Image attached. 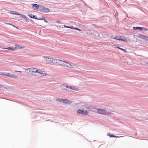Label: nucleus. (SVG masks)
<instances>
[{
	"label": "nucleus",
	"mask_w": 148,
	"mask_h": 148,
	"mask_svg": "<svg viewBox=\"0 0 148 148\" xmlns=\"http://www.w3.org/2000/svg\"><path fill=\"white\" fill-rule=\"evenodd\" d=\"M57 64H59L60 65L66 67L70 68H73V66L70 63L66 61H64L60 59H58Z\"/></svg>",
	"instance_id": "obj_1"
},
{
	"label": "nucleus",
	"mask_w": 148,
	"mask_h": 148,
	"mask_svg": "<svg viewBox=\"0 0 148 148\" xmlns=\"http://www.w3.org/2000/svg\"><path fill=\"white\" fill-rule=\"evenodd\" d=\"M45 59L47 62L49 63L57 64V60L58 59H55L49 58H45Z\"/></svg>",
	"instance_id": "obj_2"
},
{
	"label": "nucleus",
	"mask_w": 148,
	"mask_h": 148,
	"mask_svg": "<svg viewBox=\"0 0 148 148\" xmlns=\"http://www.w3.org/2000/svg\"><path fill=\"white\" fill-rule=\"evenodd\" d=\"M61 88L63 90H69V89H70L72 90H76L74 88L71 87V86H69L66 84H64L62 85L61 86Z\"/></svg>",
	"instance_id": "obj_3"
},
{
	"label": "nucleus",
	"mask_w": 148,
	"mask_h": 148,
	"mask_svg": "<svg viewBox=\"0 0 148 148\" xmlns=\"http://www.w3.org/2000/svg\"><path fill=\"white\" fill-rule=\"evenodd\" d=\"M97 113L99 114L106 115V114H112L111 112H107L104 109H97Z\"/></svg>",
	"instance_id": "obj_4"
},
{
	"label": "nucleus",
	"mask_w": 148,
	"mask_h": 148,
	"mask_svg": "<svg viewBox=\"0 0 148 148\" xmlns=\"http://www.w3.org/2000/svg\"><path fill=\"white\" fill-rule=\"evenodd\" d=\"M77 113L81 114L83 115H87L88 114V112L86 111H84V110L79 109L77 111Z\"/></svg>",
	"instance_id": "obj_5"
},
{
	"label": "nucleus",
	"mask_w": 148,
	"mask_h": 148,
	"mask_svg": "<svg viewBox=\"0 0 148 148\" xmlns=\"http://www.w3.org/2000/svg\"><path fill=\"white\" fill-rule=\"evenodd\" d=\"M5 76H8L9 77H12L13 78H18V76L14 74H11L10 73H7L6 74H5Z\"/></svg>",
	"instance_id": "obj_6"
},
{
	"label": "nucleus",
	"mask_w": 148,
	"mask_h": 148,
	"mask_svg": "<svg viewBox=\"0 0 148 148\" xmlns=\"http://www.w3.org/2000/svg\"><path fill=\"white\" fill-rule=\"evenodd\" d=\"M121 38V36H117L116 37H115V38H113V39H115L117 40H118L123 41H124L125 42H127V39H126V38L122 39V38Z\"/></svg>",
	"instance_id": "obj_7"
},
{
	"label": "nucleus",
	"mask_w": 148,
	"mask_h": 148,
	"mask_svg": "<svg viewBox=\"0 0 148 148\" xmlns=\"http://www.w3.org/2000/svg\"><path fill=\"white\" fill-rule=\"evenodd\" d=\"M38 73H39V75L41 76H45L47 75V72L43 71H40L39 70L38 72Z\"/></svg>",
	"instance_id": "obj_8"
},
{
	"label": "nucleus",
	"mask_w": 148,
	"mask_h": 148,
	"mask_svg": "<svg viewBox=\"0 0 148 148\" xmlns=\"http://www.w3.org/2000/svg\"><path fill=\"white\" fill-rule=\"evenodd\" d=\"M32 74L33 75H36V73H37L39 72V70L38 69L36 68H34L32 69Z\"/></svg>",
	"instance_id": "obj_9"
},
{
	"label": "nucleus",
	"mask_w": 148,
	"mask_h": 148,
	"mask_svg": "<svg viewBox=\"0 0 148 148\" xmlns=\"http://www.w3.org/2000/svg\"><path fill=\"white\" fill-rule=\"evenodd\" d=\"M25 72L28 74H32V69L28 68L26 69Z\"/></svg>",
	"instance_id": "obj_10"
},
{
	"label": "nucleus",
	"mask_w": 148,
	"mask_h": 148,
	"mask_svg": "<svg viewBox=\"0 0 148 148\" xmlns=\"http://www.w3.org/2000/svg\"><path fill=\"white\" fill-rule=\"evenodd\" d=\"M32 5L33 8L35 10H37L39 7V5L36 4H32Z\"/></svg>",
	"instance_id": "obj_11"
},
{
	"label": "nucleus",
	"mask_w": 148,
	"mask_h": 148,
	"mask_svg": "<svg viewBox=\"0 0 148 148\" xmlns=\"http://www.w3.org/2000/svg\"><path fill=\"white\" fill-rule=\"evenodd\" d=\"M15 47L16 48V49L18 48V49H20L24 48L25 47L24 46H20V45L16 44L15 45Z\"/></svg>",
	"instance_id": "obj_12"
},
{
	"label": "nucleus",
	"mask_w": 148,
	"mask_h": 148,
	"mask_svg": "<svg viewBox=\"0 0 148 148\" xmlns=\"http://www.w3.org/2000/svg\"><path fill=\"white\" fill-rule=\"evenodd\" d=\"M5 49H7L8 50H11L12 51H15L16 49V47H8Z\"/></svg>",
	"instance_id": "obj_13"
},
{
	"label": "nucleus",
	"mask_w": 148,
	"mask_h": 148,
	"mask_svg": "<svg viewBox=\"0 0 148 148\" xmlns=\"http://www.w3.org/2000/svg\"><path fill=\"white\" fill-rule=\"evenodd\" d=\"M138 37L141 39H144L145 35L140 34L138 36Z\"/></svg>",
	"instance_id": "obj_14"
},
{
	"label": "nucleus",
	"mask_w": 148,
	"mask_h": 148,
	"mask_svg": "<svg viewBox=\"0 0 148 148\" xmlns=\"http://www.w3.org/2000/svg\"><path fill=\"white\" fill-rule=\"evenodd\" d=\"M15 13H14V14L17 15H20L22 17H24L25 18H27V17L26 16L23 15H21L19 14L17 12L15 11Z\"/></svg>",
	"instance_id": "obj_15"
},
{
	"label": "nucleus",
	"mask_w": 148,
	"mask_h": 148,
	"mask_svg": "<svg viewBox=\"0 0 148 148\" xmlns=\"http://www.w3.org/2000/svg\"><path fill=\"white\" fill-rule=\"evenodd\" d=\"M71 102H70V101H68L67 99H63V103H70Z\"/></svg>",
	"instance_id": "obj_16"
},
{
	"label": "nucleus",
	"mask_w": 148,
	"mask_h": 148,
	"mask_svg": "<svg viewBox=\"0 0 148 148\" xmlns=\"http://www.w3.org/2000/svg\"><path fill=\"white\" fill-rule=\"evenodd\" d=\"M29 16L30 17L32 18H35L36 19H37V18L35 17H36V16L35 15H34L33 14H30L29 15Z\"/></svg>",
	"instance_id": "obj_17"
},
{
	"label": "nucleus",
	"mask_w": 148,
	"mask_h": 148,
	"mask_svg": "<svg viewBox=\"0 0 148 148\" xmlns=\"http://www.w3.org/2000/svg\"><path fill=\"white\" fill-rule=\"evenodd\" d=\"M140 30H142L143 31H147V29L144 27H141L140 29Z\"/></svg>",
	"instance_id": "obj_18"
},
{
	"label": "nucleus",
	"mask_w": 148,
	"mask_h": 148,
	"mask_svg": "<svg viewBox=\"0 0 148 148\" xmlns=\"http://www.w3.org/2000/svg\"><path fill=\"white\" fill-rule=\"evenodd\" d=\"M116 48H118V49H119L121 50H122V51H125V52H127V51L124 49H123L122 48H121V47H119V46H117V47H116Z\"/></svg>",
	"instance_id": "obj_19"
},
{
	"label": "nucleus",
	"mask_w": 148,
	"mask_h": 148,
	"mask_svg": "<svg viewBox=\"0 0 148 148\" xmlns=\"http://www.w3.org/2000/svg\"><path fill=\"white\" fill-rule=\"evenodd\" d=\"M57 100L58 101H60L61 102L63 103V99H57Z\"/></svg>",
	"instance_id": "obj_20"
},
{
	"label": "nucleus",
	"mask_w": 148,
	"mask_h": 148,
	"mask_svg": "<svg viewBox=\"0 0 148 148\" xmlns=\"http://www.w3.org/2000/svg\"><path fill=\"white\" fill-rule=\"evenodd\" d=\"M141 27H133V29L134 30H135V29H139L140 30V28H141Z\"/></svg>",
	"instance_id": "obj_21"
},
{
	"label": "nucleus",
	"mask_w": 148,
	"mask_h": 148,
	"mask_svg": "<svg viewBox=\"0 0 148 148\" xmlns=\"http://www.w3.org/2000/svg\"><path fill=\"white\" fill-rule=\"evenodd\" d=\"M144 39L146 41H148V36H147L145 35V37H144Z\"/></svg>",
	"instance_id": "obj_22"
},
{
	"label": "nucleus",
	"mask_w": 148,
	"mask_h": 148,
	"mask_svg": "<svg viewBox=\"0 0 148 148\" xmlns=\"http://www.w3.org/2000/svg\"><path fill=\"white\" fill-rule=\"evenodd\" d=\"M109 135L110 136V137H118V136H114L112 135H111L110 134H109Z\"/></svg>",
	"instance_id": "obj_23"
},
{
	"label": "nucleus",
	"mask_w": 148,
	"mask_h": 148,
	"mask_svg": "<svg viewBox=\"0 0 148 148\" xmlns=\"http://www.w3.org/2000/svg\"><path fill=\"white\" fill-rule=\"evenodd\" d=\"M10 13L11 14H14V13H15V11H12L11 10L10 11Z\"/></svg>",
	"instance_id": "obj_24"
},
{
	"label": "nucleus",
	"mask_w": 148,
	"mask_h": 148,
	"mask_svg": "<svg viewBox=\"0 0 148 148\" xmlns=\"http://www.w3.org/2000/svg\"><path fill=\"white\" fill-rule=\"evenodd\" d=\"M44 17H42V18H38V20H43L44 19Z\"/></svg>",
	"instance_id": "obj_25"
},
{
	"label": "nucleus",
	"mask_w": 148,
	"mask_h": 148,
	"mask_svg": "<svg viewBox=\"0 0 148 148\" xmlns=\"http://www.w3.org/2000/svg\"><path fill=\"white\" fill-rule=\"evenodd\" d=\"M0 74L1 75H5V73L4 72H2V73H0Z\"/></svg>",
	"instance_id": "obj_26"
},
{
	"label": "nucleus",
	"mask_w": 148,
	"mask_h": 148,
	"mask_svg": "<svg viewBox=\"0 0 148 148\" xmlns=\"http://www.w3.org/2000/svg\"><path fill=\"white\" fill-rule=\"evenodd\" d=\"M44 19H43L44 20V21L46 23H48V21H47V20L45 19V18L44 17Z\"/></svg>",
	"instance_id": "obj_27"
},
{
	"label": "nucleus",
	"mask_w": 148,
	"mask_h": 148,
	"mask_svg": "<svg viewBox=\"0 0 148 148\" xmlns=\"http://www.w3.org/2000/svg\"><path fill=\"white\" fill-rule=\"evenodd\" d=\"M56 22H57V23H61V22L59 21H56Z\"/></svg>",
	"instance_id": "obj_28"
},
{
	"label": "nucleus",
	"mask_w": 148,
	"mask_h": 148,
	"mask_svg": "<svg viewBox=\"0 0 148 148\" xmlns=\"http://www.w3.org/2000/svg\"><path fill=\"white\" fill-rule=\"evenodd\" d=\"M15 71V72H18L20 73H22V72L21 71Z\"/></svg>",
	"instance_id": "obj_29"
},
{
	"label": "nucleus",
	"mask_w": 148,
	"mask_h": 148,
	"mask_svg": "<svg viewBox=\"0 0 148 148\" xmlns=\"http://www.w3.org/2000/svg\"><path fill=\"white\" fill-rule=\"evenodd\" d=\"M68 28H71V29H73V28H74V27H70V26H69Z\"/></svg>",
	"instance_id": "obj_30"
},
{
	"label": "nucleus",
	"mask_w": 148,
	"mask_h": 148,
	"mask_svg": "<svg viewBox=\"0 0 148 148\" xmlns=\"http://www.w3.org/2000/svg\"><path fill=\"white\" fill-rule=\"evenodd\" d=\"M73 29H76V30H77L78 29V28H75V27H74Z\"/></svg>",
	"instance_id": "obj_31"
},
{
	"label": "nucleus",
	"mask_w": 148,
	"mask_h": 148,
	"mask_svg": "<svg viewBox=\"0 0 148 148\" xmlns=\"http://www.w3.org/2000/svg\"><path fill=\"white\" fill-rule=\"evenodd\" d=\"M3 87V86L2 85H0V87Z\"/></svg>",
	"instance_id": "obj_32"
},
{
	"label": "nucleus",
	"mask_w": 148,
	"mask_h": 148,
	"mask_svg": "<svg viewBox=\"0 0 148 148\" xmlns=\"http://www.w3.org/2000/svg\"><path fill=\"white\" fill-rule=\"evenodd\" d=\"M68 27L69 26H67L65 25H64V27H67V28H68Z\"/></svg>",
	"instance_id": "obj_33"
},
{
	"label": "nucleus",
	"mask_w": 148,
	"mask_h": 148,
	"mask_svg": "<svg viewBox=\"0 0 148 148\" xmlns=\"http://www.w3.org/2000/svg\"><path fill=\"white\" fill-rule=\"evenodd\" d=\"M68 27L69 26H67L65 25H64V27H67V28H68Z\"/></svg>",
	"instance_id": "obj_34"
},
{
	"label": "nucleus",
	"mask_w": 148,
	"mask_h": 148,
	"mask_svg": "<svg viewBox=\"0 0 148 148\" xmlns=\"http://www.w3.org/2000/svg\"><path fill=\"white\" fill-rule=\"evenodd\" d=\"M5 24H7V25H10V24L9 23H5Z\"/></svg>",
	"instance_id": "obj_35"
},
{
	"label": "nucleus",
	"mask_w": 148,
	"mask_h": 148,
	"mask_svg": "<svg viewBox=\"0 0 148 148\" xmlns=\"http://www.w3.org/2000/svg\"><path fill=\"white\" fill-rule=\"evenodd\" d=\"M78 30H79V31H81V30L80 29H78Z\"/></svg>",
	"instance_id": "obj_36"
}]
</instances>
